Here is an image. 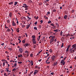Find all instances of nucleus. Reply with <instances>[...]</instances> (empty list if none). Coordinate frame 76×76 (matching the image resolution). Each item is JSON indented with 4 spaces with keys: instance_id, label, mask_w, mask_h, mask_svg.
Instances as JSON below:
<instances>
[{
    "instance_id": "obj_52",
    "label": "nucleus",
    "mask_w": 76,
    "mask_h": 76,
    "mask_svg": "<svg viewBox=\"0 0 76 76\" xmlns=\"http://www.w3.org/2000/svg\"><path fill=\"white\" fill-rule=\"evenodd\" d=\"M41 60H42V59H40V60H38V61H39V62H41Z\"/></svg>"
},
{
    "instance_id": "obj_63",
    "label": "nucleus",
    "mask_w": 76,
    "mask_h": 76,
    "mask_svg": "<svg viewBox=\"0 0 76 76\" xmlns=\"http://www.w3.org/2000/svg\"><path fill=\"white\" fill-rule=\"evenodd\" d=\"M6 75H7V74H6V73H4V75L5 76H6Z\"/></svg>"
},
{
    "instance_id": "obj_30",
    "label": "nucleus",
    "mask_w": 76,
    "mask_h": 76,
    "mask_svg": "<svg viewBox=\"0 0 76 76\" xmlns=\"http://www.w3.org/2000/svg\"><path fill=\"white\" fill-rule=\"evenodd\" d=\"M17 65V64H16V63H15L14 64V67H16V66Z\"/></svg>"
},
{
    "instance_id": "obj_22",
    "label": "nucleus",
    "mask_w": 76,
    "mask_h": 76,
    "mask_svg": "<svg viewBox=\"0 0 76 76\" xmlns=\"http://www.w3.org/2000/svg\"><path fill=\"white\" fill-rule=\"evenodd\" d=\"M7 23H10V20H7Z\"/></svg>"
},
{
    "instance_id": "obj_48",
    "label": "nucleus",
    "mask_w": 76,
    "mask_h": 76,
    "mask_svg": "<svg viewBox=\"0 0 76 76\" xmlns=\"http://www.w3.org/2000/svg\"><path fill=\"white\" fill-rule=\"evenodd\" d=\"M35 38H33V39H32L33 41H35Z\"/></svg>"
},
{
    "instance_id": "obj_62",
    "label": "nucleus",
    "mask_w": 76,
    "mask_h": 76,
    "mask_svg": "<svg viewBox=\"0 0 76 76\" xmlns=\"http://www.w3.org/2000/svg\"><path fill=\"white\" fill-rule=\"evenodd\" d=\"M35 68H36V69H37V68H38V66H35Z\"/></svg>"
},
{
    "instance_id": "obj_25",
    "label": "nucleus",
    "mask_w": 76,
    "mask_h": 76,
    "mask_svg": "<svg viewBox=\"0 0 76 76\" xmlns=\"http://www.w3.org/2000/svg\"><path fill=\"white\" fill-rule=\"evenodd\" d=\"M7 31H8V32H10V29L9 28H8Z\"/></svg>"
},
{
    "instance_id": "obj_56",
    "label": "nucleus",
    "mask_w": 76,
    "mask_h": 76,
    "mask_svg": "<svg viewBox=\"0 0 76 76\" xmlns=\"http://www.w3.org/2000/svg\"><path fill=\"white\" fill-rule=\"evenodd\" d=\"M4 43H2V44H1V45H2V46H3V45H4Z\"/></svg>"
},
{
    "instance_id": "obj_10",
    "label": "nucleus",
    "mask_w": 76,
    "mask_h": 76,
    "mask_svg": "<svg viewBox=\"0 0 76 76\" xmlns=\"http://www.w3.org/2000/svg\"><path fill=\"white\" fill-rule=\"evenodd\" d=\"M18 56L19 58L21 57H22V55L21 54H20L18 55Z\"/></svg>"
},
{
    "instance_id": "obj_4",
    "label": "nucleus",
    "mask_w": 76,
    "mask_h": 76,
    "mask_svg": "<svg viewBox=\"0 0 76 76\" xmlns=\"http://www.w3.org/2000/svg\"><path fill=\"white\" fill-rule=\"evenodd\" d=\"M29 45L28 44V43H26V44H25L23 45V46H24L25 47H27V46H29Z\"/></svg>"
},
{
    "instance_id": "obj_8",
    "label": "nucleus",
    "mask_w": 76,
    "mask_h": 76,
    "mask_svg": "<svg viewBox=\"0 0 76 76\" xmlns=\"http://www.w3.org/2000/svg\"><path fill=\"white\" fill-rule=\"evenodd\" d=\"M72 47H73L72 49H73V48H76V44L73 45H72Z\"/></svg>"
},
{
    "instance_id": "obj_9",
    "label": "nucleus",
    "mask_w": 76,
    "mask_h": 76,
    "mask_svg": "<svg viewBox=\"0 0 76 76\" xmlns=\"http://www.w3.org/2000/svg\"><path fill=\"white\" fill-rule=\"evenodd\" d=\"M9 16L10 17H11V18L12 17V12L10 13Z\"/></svg>"
},
{
    "instance_id": "obj_19",
    "label": "nucleus",
    "mask_w": 76,
    "mask_h": 76,
    "mask_svg": "<svg viewBox=\"0 0 76 76\" xmlns=\"http://www.w3.org/2000/svg\"><path fill=\"white\" fill-rule=\"evenodd\" d=\"M18 4V2H14V6H15V5H16L17 4Z\"/></svg>"
},
{
    "instance_id": "obj_1",
    "label": "nucleus",
    "mask_w": 76,
    "mask_h": 76,
    "mask_svg": "<svg viewBox=\"0 0 76 76\" xmlns=\"http://www.w3.org/2000/svg\"><path fill=\"white\" fill-rule=\"evenodd\" d=\"M19 50L21 53H22V52H23V50H22V48H20L19 49Z\"/></svg>"
},
{
    "instance_id": "obj_51",
    "label": "nucleus",
    "mask_w": 76,
    "mask_h": 76,
    "mask_svg": "<svg viewBox=\"0 0 76 76\" xmlns=\"http://www.w3.org/2000/svg\"><path fill=\"white\" fill-rule=\"evenodd\" d=\"M53 12H56V10H53Z\"/></svg>"
},
{
    "instance_id": "obj_41",
    "label": "nucleus",
    "mask_w": 76,
    "mask_h": 76,
    "mask_svg": "<svg viewBox=\"0 0 76 76\" xmlns=\"http://www.w3.org/2000/svg\"><path fill=\"white\" fill-rule=\"evenodd\" d=\"M16 70V69L15 68H14V69H12V71H13V72L15 71V70Z\"/></svg>"
},
{
    "instance_id": "obj_7",
    "label": "nucleus",
    "mask_w": 76,
    "mask_h": 76,
    "mask_svg": "<svg viewBox=\"0 0 76 76\" xmlns=\"http://www.w3.org/2000/svg\"><path fill=\"white\" fill-rule=\"evenodd\" d=\"M34 61H31L30 62V63H31V66H33L34 65Z\"/></svg>"
},
{
    "instance_id": "obj_3",
    "label": "nucleus",
    "mask_w": 76,
    "mask_h": 76,
    "mask_svg": "<svg viewBox=\"0 0 76 76\" xmlns=\"http://www.w3.org/2000/svg\"><path fill=\"white\" fill-rule=\"evenodd\" d=\"M56 57V56H54V55H53L52 56L51 58L52 59L53 61H54V58Z\"/></svg>"
},
{
    "instance_id": "obj_14",
    "label": "nucleus",
    "mask_w": 76,
    "mask_h": 76,
    "mask_svg": "<svg viewBox=\"0 0 76 76\" xmlns=\"http://www.w3.org/2000/svg\"><path fill=\"white\" fill-rule=\"evenodd\" d=\"M67 15H65L64 16V19H67Z\"/></svg>"
},
{
    "instance_id": "obj_12",
    "label": "nucleus",
    "mask_w": 76,
    "mask_h": 76,
    "mask_svg": "<svg viewBox=\"0 0 76 76\" xmlns=\"http://www.w3.org/2000/svg\"><path fill=\"white\" fill-rule=\"evenodd\" d=\"M13 1H12L11 2H9L8 3L9 4H10V5H11V4H13Z\"/></svg>"
},
{
    "instance_id": "obj_50",
    "label": "nucleus",
    "mask_w": 76,
    "mask_h": 76,
    "mask_svg": "<svg viewBox=\"0 0 76 76\" xmlns=\"http://www.w3.org/2000/svg\"><path fill=\"white\" fill-rule=\"evenodd\" d=\"M37 21H36L35 23H34V24L35 25H37Z\"/></svg>"
},
{
    "instance_id": "obj_23",
    "label": "nucleus",
    "mask_w": 76,
    "mask_h": 76,
    "mask_svg": "<svg viewBox=\"0 0 76 76\" xmlns=\"http://www.w3.org/2000/svg\"><path fill=\"white\" fill-rule=\"evenodd\" d=\"M71 46V45H69L68 46H67V48H68L69 49V48H70V46Z\"/></svg>"
},
{
    "instance_id": "obj_35",
    "label": "nucleus",
    "mask_w": 76,
    "mask_h": 76,
    "mask_svg": "<svg viewBox=\"0 0 76 76\" xmlns=\"http://www.w3.org/2000/svg\"><path fill=\"white\" fill-rule=\"evenodd\" d=\"M54 32H58V29L55 30H54Z\"/></svg>"
},
{
    "instance_id": "obj_2",
    "label": "nucleus",
    "mask_w": 76,
    "mask_h": 76,
    "mask_svg": "<svg viewBox=\"0 0 76 76\" xmlns=\"http://www.w3.org/2000/svg\"><path fill=\"white\" fill-rule=\"evenodd\" d=\"M38 72V70H35L34 71V75H36V74H37V73Z\"/></svg>"
},
{
    "instance_id": "obj_42",
    "label": "nucleus",
    "mask_w": 76,
    "mask_h": 76,
    "mask_svg": "<svg viewBox=\"0 0 76 76\" xmlns=\"http://www.w3.org/2000/svg\"><path fill=\"white\" fill-rule=\"evenodd\" d=\"M29 3H32V1L31 0H30L29 1Z\"/></svg>"
},
{
    "instance_id": "obj_47",
    "label": "nucleus",
    "mask_w": 76,
    "mask_h": 76,
    "mask_svg": "<svg viewBox=\"0 0 76 76\" xmlns=\"http://www.w3.org/2000/svg\"><path fill=\"white\" fill-rule=\"evenodd\" d=\"M22 26V28H24V26H25L24 25H23Z\"/></svg>"
},
{
    "instance_id": "obj_20",
    "label": "nucleus",
    "mask_w": 76,
    "mask_h": 76,
    "mask_svg": "<svg viewBox=\"0 0 76 76\" xmlns=\"http://www.w3.org/2000/svg\"><path fill=\"white\" fill-rule=\"evenodd\" d=\"M28 5H25L24 7V8H28Z\"/></svg>"
},
{
    "instance_id": "obj_15",
    "label": "nucleus",
    "mask_w": 76,
    "mask_h": 76,
    "mask_svg": "<svg viewBox=\"0 0 76 76\" xmlns=\"http://www.w3.org/2000/svg\"><path fill=\"white\" fill-rule=\"evenodd\" d=\"M57 62H55L54 63V66H56V65H57Z\"/></svg>"
},
{
    "instance_id": "obj_43",
    "label": "nucleus",
    "mask_w": 76,
    "mask_h": 76,
    "mask_svg": "<svg viewBox=\"0 0 76 76\" xmlns=\"http://www.w3.org/2000/svg\"><path fill=\"white\" fill-rule=\"evenodd\" d=\"M46 63V64H50V62L49 61L48 62H47Z\"/></svg>"
},
{
    "instance_id": "obj_34",
    "label": "nucleus",
    "mask_w": 76,
    "mask_h": 76,
    "mask_svg": "<svg viewBox=\"0 0 76 76\" xmlns=\"http://www.w3.org/2000/svg\"><path fill=\"white\" fill-rule=\"evenodd\" d=\"M51 75H54V72H51L50 73Z\"/></svg>"
},
{
    "instance_id": "obj_17",
    "label": "nucleus",
    "mask_w": 76,
    "mask_h": 76,
    "mask_svg": "<svg viewBox=\"0 0 76 76\" xmlns=\"http://www.w3.org/2000/svg\"><path fill=\"white\" fill-rule=\"evenodd\" d=\"M49 51L50 53H53V50L51 49H50L49 50Z\"/></svg>"
},
{
    "instance_id": "obj_16",
    "label": "nucleus",
    "mask_w": 76,
    "mask_h": 76,
    "mask_svg": "<svg viewBox=\"0 0 76 76\" xmlns=\"http://www.w3.org/2000/svg\"><path fill=\"white\" fill-rule=\"evenodd\" d=\"M37 45H34L33 46V48H36Z\"/></svg>"
},
{
    "instance_id": "obj_31",
    "label": "nucleus",
    "mask_w": 76,
    "mask_h": 76,
    "mask_svg": "<svg viewBox=\"0 0 76 76\" xmlns=\"http://www.w3.org/2000/svg\"><path fill=\"white\" fill-rule=\"evenodd\" d=\"M9 50H10V51H12V48H8Z\"/></svg>"
},
{
    "instance_id": "obj_21",
    "label": "nucleus",
    "mask_w": 76,
    "mask_h": 76,
    "mask_svg": "<svg viewBox=\"0 0 76 76\" xmlns=\"http://www.w3.org/2000/svg\"><path fill=\"white\" fill-rule=\"evenodd\" d=\"M30 56L31 57H33V54L31 53L30 54Z\"/></svg>"
},
{
    "instance_id": "obj_59",
    "label": "nucleus",
    "mask_w": 76,
    "mask_h": 76,
    "mask_svg": "<svg viewBox=\"0 0 76 76\" xmlns=\"http://www.w3.org/2000/svg\"><path fill=\"white\" fill-rule=\"evenodd\" d=\"M48 61H49V59H48L47 60H46V62H48Z\"/></svg>"
},
{
    "instance_id": "obj_36",
    "label": "nucleus",
    "mask_w": 76,
    "mask_h": 76,
    "mask_svg": "<svg viewBox=\"0 0 76 76\" xmlns=\"http://www.w3.org/2000/svg\"><path fill=\"white\" fill-rule=\"evenodd\" d=\"M25 53H29V52H28V51L27 50H26L25 51Z\"/></svg>"
},
{
    "instance_id": "obj_60",
    "label": "nucleus",
    "mask_w": 76,
    "mask_h": 76,
    "mask_svg": "<svg viewBox=\"0 0 76 76\" xmlns=\"http://www.w3.org/2000/svg\"><path fill=\"white\" fill-rule=\"evenodd\" d=\"M44 38H42V39H40V40H42V41H44Z\"/></svg>"
},
{
    "instance_id": "obj_27",
    "label": "nucleus",
    "mask_w": 76,
    "mask_h": 76,
    "mask_svg": "<svg viewBox=\"0 0 76 76\" xmlns=\"http://www.w3.org/2000/svg\"><path fill=\"white\" fill-rule=\"evenodd\" d=\"M50 25L52 26H54V24H53V23H50Z\"/></svg>"
},
{
    "instance_id": "obj_57",
    "label": "nucleus",
    "mask_w": 76,
    "mask_h": 76,
    "mask_svg": "<svg viewBox=\"0 0 76 76\" xmlns=\"http://www.w3.org/2000/svg\"><path fill=\"white\" fill-rule=\"evenodd\" d=\"M40 22H42V23H43V20H42L40 21Z\"/></svg>"
},
{
    "instance_id": "obj_6",
    "label": "nucleus",
    "mask_w": 76,
    "mask_h": 76,
    "mask_svg": "<svg viewBox=\"0 0 76 76\" xmlns=\"http://www.w3.org/2000/svg\"><path fill=\"white\" fill-rule=\"evenodd\" d=\"M12 25L13 26H16V23H15V22H14L13 21H12Z\"/></svg>"
},
{
    "instance_id": "obj_40",
    "label": "nucleus",
    "mask_w": 76,
    "mask_h": 76,
    "mask_svg": "<svg viewBox=\"0 0 76 76\" xmlns=\"http://www.w3.org/2000/svg\"><path fill=\"white\" fill-rule=\"evenodd\" d=\"M42 3L41 2H40L39 3V6H41V5H42Z\"/></svg>"
},
{
    "instance_id": "obj_26",
    "label": "nucleus",
    "mask_w": 76,
    "mask_h": 76,
    "mask_svg": "<svg viewBox=\"0 0 76 76\" xmlns=\"http://www.w3.org/2000/svg\"><path fill=\"white\" fill-rule=\"evenodd\" d=\"M55 24L56 25H57L58 27H59V25H58V23H55Z\"/></svg>"
},
{
    "instance_id": "obj_11",
    "label": "nucleus",
    "mask_w": 76,
    "mask_h": 76,
    "mask_svg": "<svg viewBox=\"0 0 76 76\" xmlns=\"http://www.w3.org/2000/svg\"><path fill=\"white\" fill-rule=\"evenodd\" d=\"M30 24L26 26V29H28L29 27H30Z\"/></svg>"
},
{
    "instance_id": "obj_44",
    "label": "nucleus",
    "mask_w": 76,
    "mask_h": 76,
    "mask_svg": "<svg viewBox=\"0 0 76 76\" xmlns=\"http://www.w3.org/2000/svg\"><path fill=\"white\" fill-rule=\"evenodd\" d=\"M66 63V62H63L62 64H63V65H64L65 63Z\"/></svg>"
},
{
    "instance_id": "obj_64",
    "label": "nucleus",
    "mask_w": 76,
    "mask_h": 76,
    "mask_svg": "<svg viewBox=\"0 0 76 76\" xmlns=\"http://www.w3.org/2000/svg\"><path fill=\"white\" fill-rule=\"evenodd\" d=\"M28 10V8H26V9H25V10Z\"/></svg>"
},
{
    "instance_id": "obj_5",
    "label": "nucleus",
    "mask_w": 76,
    "mask_h": 76,
    "mask_svg": "<svg viewBox=\"0 0 76 76\" xmlns=\"http://www.w3.org/2000/svg\"><path fill=\"white\" fill-rule=\"evenodd\" d=\"M53 38H53V39L52 38L51 40H50V44H53V43H52V44H51V43L53 42H54V39Z\"/></svg>"
},
{
    "instance_id": "obj_37",
    "label": "nucleus",
    "mask_w": 76,
    "mask_h": 76,
    "mask_svg": "<svg viewBox=\"0 0 76 76\" xmlns=\"http://www.w3.org/2000/svg\"><path fill=\"white\" fill-rule=\"evenodd\" d=\"M42 41V40H40L39 41V44H41V42Z\"/></svg>"
},
{
    "instance_id": "obj_24",
    "label": "nucleus",
    "mask_w": 76,
    "mask_h": 76,
    "mask_svg": "<svg viewBox=\"0 0 76 76\" xmlns=\"http://www.w3.org/2000/svg\"><path fill=\"white\" fill-rule=\"evenodd\" d=\"M32 38H35V35H33L32 36Z\"/></svg>"
},
{
    "instance_id": "obj_32",
    "label": "nucleus",
    "mask_w": 76,
    "mask_h": 76,
    "mask_svg": "<svg viewBox=\"0 0 76 76\" xmlns=\"http://www.w3.org/2000/svg\"><path fill=\"white\" fill-rule=\"evenodd\" d=\"M33 43L34 44H36V42H35V41H33Z\"/></svg>"
},
{
    "instance_id": "obj_33",
    "label": "nucleus",
    "mask_w": 76,
    "mask_h": 76,
    "mask_svg": "<svg viewBox=\"0 0 76 76\" xmlns=\"http://www.w3.org/2000/svg\"><path fill=\"white\" fill-rule=\"evenodd\" d=\"M63 33V32H62V31H61V32L60 33V35H61V36H62V33Z\"/></svg>"
},
{
    "instance_id": "obj_55",
    "label": "nucleus",
    "mask_w": 76,
    "mask_h": 76,
    "mask_svg": "<svg viewBox=\"0 0 76 76\" xmlns=\"http://www.w3.org/2000/svg\"><path fill=\"white\" fill-rule=\"evenodd\" d=\"M70 53H73V50H72L70 52Z\"/></svg>"
},
{
    "instance_id": "obj_45",
    "label": "nucleus",
    "mask_w": 76,
    "mask_h": 76,
    "mask_svg": "<svg viewBox=\"0 0 76 76\" xmlns=\"http://www.w3.org/2000/svg\"><path fill=\"white\" fill-rule=\"evenodd\" d=\"M39 28L40 29H41V25H39Z\"/></svg>"
},
{
    "instance_id": "obj_38",
    "label": "nucleus",
    "mask_w": 76,
    "mask_h": 76,
    "mask_svg": "<svg viewBox=\"0 0 76 76\" xmlns=\"http://www.w3.org/2000/svg\"><path fill=\"white\" fill-rule=\"evenodd\" d=\"M18 63L19 64H22V62H18Z\"/></svg>"
},
{
    "instance_id": "obj_13",
    "label": "nucleus",
    "mask_w": 76,
    "mask_h": 76,
    "mask_svg": "<svg viewBox=\"0 0 76 76\" xmlns=\"http://www.w3.org/2000/svg\"><path fill=\"white\" fill-rule=\"evenodd\" d=\"M16 32H19V28H17V29L16 30Z\"/></svg>"
},
{
    "instance_id": "obj_18",
    "label": "nucleus",
    "mask_w": 76,
    "mask_h": 76,
    "mask_svg": "<svg viewBox=\"0 0 76 76\" xmlns=\"http://www.w3.org/2000/svg\"><path fill=\"white\" fill-rule=\"evenodd\" d=\"M64 60H62L61 62V64H63V63H64Z\"/></svg>"
},
{
    "instance_id": "obj_39",
    "label": "nucleus",
    "mask_w": 76,
    "mask_h": 76,
    "mask_svg": "<svg viewBox=\"0 0 76 76\" xmlns=\"http://www.w3.org/2000/svg\"><path fill=\"white\" fill-rule=\"evenodd\" d=\"M29 56V53H28L26 55V57H28V56Z\"/></svg>"
},
{
    "instance_id": "obj_28",
    "label": "nucleus",
    "mask_w": 76,
    "mask_h": 76,
    "mask_svg": "<svg viewBox=\"0 0 76 76\" xmlns=\"http://www.w3.org/2000/svg\"><path fill=\"white\" fill-rule=\"evenodd\" d=\"M34 29H35V30H37V28L36 27H34Z\"/></svg>"
},
{
    "instance_id": "obj_54",
    "label": "nucleus",
    "mask_w": 76,
    "mask_h": 76,
    "mask_svg": "<svg viewBox=\"0 0 76 76\" xmlns=\"http://www.w3.org/2000/svg\"><path fill=\"white\" fill-rule=\"evenodd\" d=\"M22 23L23 24H25V21H23Z\"/></svg>"
},
{
    "instance_id": "obj_46",
    "label": "nucleus",
    "mask_w": 76,
    "mask_h": 76,
    "mask_svg": "<svg viewBox=\"0 0 76 76\" xmlns=\"http://www.w3.org/2000/svg\"><path fill=\"white\" fill-rule=\"evenodd\" d=\"M48 23H51V21H50L48 22Z\"/></svg>"
},
{
    "instance_id": "obj_61",
    "label": "nucleus",
    "mask_w": 76,
    "mask_h": 76,
    "mask_svg": "<svg viewBox=\"0 0 76 76\" xmlns=\"http://www.w3.org/2000/svg\"><path fill=\"white\" fill-rule=\"evenodd\" d=\"M48 5H49V4H48L47 3V4H46V6H48Z\"/></svg>"
},
{
    "instance_id": "obj_29",
    "label": "nucleus",
    "mask_w": 76,
    "mask_h": 76,
    "mask_svg": "<svg viewBox=\"0 0 76 76\" xmlns=\"http://www.w3.org/2000/svg\"><path fill=\"white\" fill-rule=\"evenodd\" d=\"M22 42L23 43H24L25 42V40H23Z\"/></svg>"
},
{
    "instance_id": "obj_49",
    "label": "nucleus",
    "mask_w": 76,
    "mask_h": 76,
    "mask_svg": "<svg viewBox=\"0 0 76 76\" xmlns=\"http://www.w3.org/2000/svg\"><path fill=\"white\" fill-rule=\"evenodd\" d=\"M69 49L68 48H67V49H66V52H68V51H69Z\"/></svg>"
},
{
    "instance_id": "obj_53",
    "label": "nucleus",
    "mask_w": 76,
    "mask_h": 76,
    "mask_svg": "<svg viewBox=\"0 0 76 76\" xmlns=\"http://www.w3.org/2000/svg\"><path fill=\"white\" fill-rule=\"evenodd\" d=\"M47 14H48V15L50 14V12H47Z\"/></svg>"
},
{
    "instance_id": "obj_58",
    "label": "nucleus",
    "mask_w": 76,
    "mask_h": 76,
    "mask_svg": "<svg viewBox=\"0 0 76 76\" xmlns=\"http://www.w3.org/2000/svg\"><path fill=\"white\" fill-rule=\"evenodd\" d=\"M41 35H40L39 36V38L40 39V37H41Z\"/></svg>"
}]
</instances>
